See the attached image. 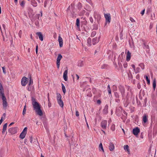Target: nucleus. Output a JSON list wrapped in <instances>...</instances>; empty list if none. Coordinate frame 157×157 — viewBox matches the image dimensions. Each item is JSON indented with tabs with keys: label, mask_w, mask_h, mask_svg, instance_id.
<instances>
[{
	"label": "nucleus",
	"mask_w": 157,
	"mask_h": 157,
	"mask_svg": "<svg viewBox=\"0 0 157 157\" xmlns=\"http://www.w3.org/2000/svg\"><path fill=\"white\" fill-rule=\"evenodd\" d=\"M33 83V80L31 77L30 78L29 80L28 84V85H31Z\"/></svg>",
	"instance_id": "4c0bfd02"
},
{
	"label": "nucleus",
	"mask_w": 157,
	"mask_h": 157,
	"mask_svg": "<svg viewBox=\"0 0 157 157\" xmlns=\"http://www.w3.org/2000/svg\"><path fill=\"white\" fill-rule=\"evenodd\" d=\"M156 87V80L155 79L153 82V87L154 90H155Z\"/></svg>",
	"instance_id": "2f4dec72"
},
{
	"label": "nucleus",
	"mask_w": 157,
	"mask_h": 157,
	"mask_svg": "<svg viewBox=\"0 0 157 157\" xmlns=\"http://www.w3.org/2000/svg\"><path fill=\"white\" fill-rule=\"evenodd\" d=\"M80 20L78 18L76 19V25L78 28L80 27Z\"/></svg>",
	"instance_id": "7c9ffc66"
},
{
	"label": "nucleus",
	"mask_w": 157,
	"mask_h": 157,
	"mask_svg": "<svg viewBox=\"0 0 157 157\" xmlns=\"http://www.w3.org/2000/svg\"><path fill=\"white\" fill-rule=\"evenodd\" d=\"M3 72L4 74H6V70H5L6 68L5 67H2Z\"/></svg>",
	"instance_id": "49530a36"
},
{
	"label": "nucleus",
	"mask_w": 157,
	"mask_h": 157,
	"mask_svg": "<svg viewBox=\"0 0 157 157\" xmlns=\"http://www.w3.org/2000/svg\"><path fill=\"white\" fill-rule=\"evenodd\" d=\"M140 83H138L137 84V87L139 89H140Z\"/></svg>",
	"instance_id": "338daca9"
},
{
	"label": "nucleus",
	"mask_w": 157,
	"mask_h": 157,
	"mask_svg": "<svg viewBox=\"0 0 157 157\" xmlns=\"http://www.w3.org/2000/svg\"><path fill=\"white\" fill-rule=\"evenodd\" d=\"M111 130L113 131H114L115 129V126L114 124H113L111 127Z\"/></svg>",
	"instance_id": "a18cd8bd"
},
{
	"label": "nucleus",
	"mask_w": 157,
	"mask_h": 157,
	"mask_svg": "<svg viewBox=\"0 0 157 157\" xmlns=\"http://www.w3.org/2000/svg\"><path fill=\"white\" fill-rule=\"evenodd\" d=\"M7 123H6L3 125L2 131V134L4 133L5 132L7 128Z\"/></svg>",
	"instance_id": "412c9836"
},
{
	"label": "nucleus",
	"mask_w": 157,
	"mask_h": 157,
	"mask_svg": "<svg viewBox=\"0 0 157 157\" xmlns=\"http://www.w3.org/2000/svg\"><path fill=\"white\" fill-rule=\"evenodd\" d=\"M144 12H145V9H144L143 10H142V11L140 13L142 15H143L144 13Z\"/></svg>",
	"instance_id": "69168bd1"
},
{
	"label": "nucleus",
	"mask_w": 157,
	"mask_h": 157,
	"mask_svg": "<svg viewBox=\"0 0 157 157\" xmlns=\"http://www.w3.org/2000/svg\"><path fill=\"white\" fill-rule=\"evenodd\" d=\"M47 2V0H45V2H44V6L45 7L46 6Z\"/></svg>",
	"instance_id": "13d9d810"
},
{
	"label": "nucleus",
	"mask_w": 157,
	"mask_h": 157,
	"mask_svg": "<svg viewBox=\"0 0 157 157\" xmlns=\"http://www.w3.org/2000/svg\"><path fill=\"white\" fill-rule=\"evenodd\" d=\"M62 58V56L60 54H59L58 55V57L57 59L56 63L58 69L59 68L60 60Z\"/></svg>",
	"instance_id": "39448f33"
},
{
	"label": "nucleus",
	"mask_w": 157,
	"mask_h": 157,
	"mask_svg": "<svg viewBox=\"0 0 157 157\" xmlns=\"http://www.w3.org/2000/svg\"><path fill=\"white\" fill-rule=\"evenodd\" d=\"M97 103L99 105H100L101 103V101L100 100H98L97 101Z\"/></svg>",
	"instance_id": "e2e57ef3"
},
{
	"label": "nucleus",
	"mask_w": 157,
	"mask_h": 157,
	"mask_svg": "<svg viewBox=\"0 0 157 157\" xmlns=\"http://www.w3.org/2000/svg\"><path fill=\"white\" fill-rule=\"evenodd\" d=\"M131 53L129 51H128L127 52L126 60L127 61H130L131 59Z\"/></svg>",
	"instance_id": "dca6fc26"
},
{
	"label": "nucleus",
	"mask_w": 157,
	"mask_h": 157,
	"mask_svg": "<svg viewBox=\"0 0 157 157\" xmlns=\"http://www.w3.org/2000/svg\"><path fill=\"white\" fill-rule=\"evenodd\" d=\"M49 94H48V106L49 107H50L51 106V104L50 103V99L49 98Z\"/></svg>",
	"instance_id": "ea45409f"
},
{
	"label": "nucleus",
	"mask_w": 157,
	"mask_h": 157,
	"mask_svg": "<svg viewBox=\"0 0 157 157\" xmlns=\"http://www.w3.org/2000/svg\"><path fill=\"white\" fill-rule=\"evenodd\" d=\"M99 41V39L97 40V38L95 37L92 39V44L93 45H94L95 44Z\"/></svg>",
	"instance_id": "6ab92c4d"
},
{
	"label": "nucleus",
	"mask_w": 157,
	"mask_h": 157,
	"mask_svg": "<svg viewBox=\"0 0 157 157\" xmlns=\"http://www.w3.org/2000/svg\"><path fill=\"white\" fill-rule=\"evenodd\" d=\"M89 19H90V22L92 23H93V21H94L93 18L92 17H90Z\"/></svg>",
	"instance_id": "864d4df0"
},
{
	"label": "nucleus",
	"mask_w": 157,
	"mask_h": 157,
	"mask_svg": "<svg viewBox=\"0 0 157 157\" xmlns=\"http://www.w3.org/2000/svg\"><path fill=\"white\" fill-rule=\"evenodd\" d=\"M144 77L145 78H146V80L147 81V83L148 84H150V80L148 78V77L147 76H144Z\"/></svg>",
	"instance_id": "a19ab883"
},
{
	"label": "nucleus",
	"mask_w": 157,
	"mask_h": 157,
	"mask_svg": "<svg viewBox=\"0 0 157 157\" xmlns=\"http://www.w3.org/2000/svg\"><path fill=\"white\" fill-rule=\"evenodd\" d=\"M58 40L59 43L60 47H62L63 45V40L62 38L60 36H59Z\"/></svg>",
	"instance_id": "2eb2a0df"
},
{
	"label": "nucleus",
	"mask_w": 157,
	"mask_h": 157,
	"mask_svg": "<svg viewBox=\"0 0 157 157\" xmlns=\"http://www.w3.org/2000/svg\"><path fill=\"white\" fill-rule=\"evenodd\" d=\"M147 121V116L146 115H144L143 117V122L145 123Z\"/></svg>",
	"instance_id": "4be33fe9"
},
{
	"label": "nucleus",
	"mask_w": 157,
	"mask_h": 157,
	"mask_svg": "<svg viewBox=\"0 0 157 157\" xmlns=\"http://www.w3.org/2000/svg\"><path fill=\"white\" fill-rule=\"evenodd\" d=\"M57 102L59 105L61 107L63 108V102L62 100L58 101Z\"/></svg>",
	"instance_id": "5701e85b"
},
{
	"label": "nucleus",
	"mask_w": 157,
	"mask_h": 157,
	"mask_svg": "<svg viewBox=\"0 0 157 157\" xmlns=\"http://www.w3.org/2000/svg\"><path fill=\"white\" fill-rule=\"evenodd\" d=\"M38 46L37 44H36V54L38 52Z\"/></svg>",
	"instance_id": "4d7b16f0"
},
{
	"label": "nucleus",
	"mask_w": 157,
	"mask_h": 157,
	"mask_svg": "<svg viewBox=\"0 0 157 157\" xmlns=\"http://www.w3.org/2000/svg\"><path fill=\"white\" fill-rule=\"evenodd\" d=\"M76 116L77 117H78L79 116V112L78 111H76Z\"/></svg>",
	"instance_id": "680f3d73"
},
{
	"label": "nucleus",
	"mask_w": 157,
	"mask_h": 157,
	"mask_svg": "<svg viewBox=\"0 0 157 157\" xmlns=\"http://www.w3.org/2000/svg\"><path fill=\"white\" fill-rule=\"evenodd\" d=\"M84 62L83 61L79 60L78 62V65L79 67H82L84 65Z\"/></svg>",
	"instance_id": "b1692460"
},
{
	"label": "nucleus",
	"mask_w": 157,
	"mask_h": 157,
	"mask_svg": "<svg viewBox=\"0 0 157 157\" xmlns=\"http://www.w3.org/2000/svg\"><path fill=\"white\" fill-rule=\"evenodd\" d=\"M36 34L39 37V39L41 41H43V34L40 32H38L36 33Z\"/></svg>",
	"instance_id": "f8f14e48"
},
{
	"label": "nucleus",
	"mask_w": 157,
	"mask_h": 157,
	"mask_svg": "<svg viewBox=\"0 0 157 157\" xmlns=\"http://www.w3.org/2000/svg\"><path fill=\"white\" fill-rule=\"evenodd\" d=\"M63 77L65 81H66L67 80V70H66L64 71Z\"/></svg>",
	"instance_id": "ddd939ff"
},
{
	"label": "nucleus",
	"mask_w": 157,
	"mask_h": 157,
	"mask_svg": "<svg viewBox=\"0 0 157 157\" xmlns=\"http://www.w3.org/2000/svg\"><path fill=\"white\" fill-rule=\"evenodd\" d=\"M98 29V27L97 25H94V29L95 30H97Z\"/></svg>",
	"instance_id": "052dcab7"
},
{
	"label": "nucleus",
	"mask_w": 157,
	"mask_h": 157,
	"mask_svg": "<svg viewBox=\"0 0 157 157\" xmlns=\"http://www.w3.org/2000/svg\"><path fill=\"white\" fill-rule=\"evenodd\" d=\"M140 132V128L138 127L134 128L132 130V133L135 136L137 135Z\"/></svg>",
	"instance_id": "9d476101"
},
{
	"label": "nucleus",
	"mask_w": 157,
	"mask_h": 157,
	"mask_svg": "<svg viewBox=\"0 0 157 157\" xmlns=\"http://www.w3.org/2000/svg\"><path fill=\"white\" fill-rule=\"evenodd\" d=\"M99 149L100 150V149L103 152H104V149L101 143L99 146Z\"/></svg>",
	"instance_id": "c9c22d12"
},
{
	"label": "nucleus",
	"mask_w": 157,
	"mask_h": 157,
	"mask_svg": "<svg viewBox=\"0 0 157 157\" xmlns=\"http://www.w3.org/2000/svg\"><path fill=\"white\" fill-rule=\"evenodd\" d=\"M87 43L89 46H90L91 45V39L89 37L87 40Z\"/></svg>",
	"instance_id": "bb28decb"
},
{
	"label": "nucleus",
	"mask_w": 157,
	"mask_h": 157,
	"mask_svg": "<svg viewBox=\"0 0 157 157\" xmlns=\"http://www.w3.org/2000/svg\"><path fill=\"white\" fill-rule=\"evenodd\" d=\"M35 111L37 114L40 116H41L43 115V112L41 109V108L36 110Z\"/></svg>",
	"instance_id": "f3484780"
},
{
	"label": "nucleus",
	"mask_w": 157,
	"mask_h": 157,
	"mask_svg": "<svg viewBox=\"0 0 157 157\" xmlns=\"http://www.w3.org/2000/svg\"><path fill=\"white\" fill-rule=\"evenodd\" d=\"M22 34V31L21 30H20L19 32V36H20V37H21V35Z\"/></svg>",
	"instance_id": "bf43d9fd"
},
{
	"label": "nucleus",
	"mask_w": 157,
	"mask_h": 157,
	"mask_svg": "<svg viewBox=\"0 0 157 157\" xmlns=\"http://www.w3.org/2000/svg\"><path fill=\"white\" fill-rule=\"evenodd\" d=\"M136 78L137 79H139L140 78V75L139 74H137L136 75Z\"/></svg>",
	"instance_id": "774afa93"
},
{
	"label": "nucleus",
	"mask_w": 157,
	"mask_h": 157,
	"mask_svg": "<svg viewBox=\"0 0 157 157\" xmlns=\"http://www.w3.org/2000/svg\"><path fill=\"white\" fill-rule=\"evenodd\" d=\"M119 90L121 92L123 99H124L125 96V89L124 87L120 85L119 86Z\"/></svg>",
	"instance_id": "7ed1b4c3"
},
{
	"label": "nucleus",
	"mask_w": 157,
	"mask_h": 157,
	"mask_svg": "<svg viewBox=\"0 0 157 157\" xmlns=\"http://www.w3.org/2000/svg\"><path fill=\"white\" fill-rule=\"evenodd\" d=\"M114 95L116 98H120V95L119 93L117 92H114Z\"/></svg>",
	"instance_id": "f704fd0d"
},
{
	"label": "nucleus",
	"mask_w": 157,
	"mask_h": 157,
	"mask_svg": "<svg viewBox=\"0 0 157 157\" xmlns=\"http://www.w3.org/2000/svg\"><path fill=\"white\" fill-rule=\"evenodd\" d=\"M108 106L107 105H105L104 108L103 109V113L104 114H106L108 113Z\"/></svg>",
	"instance_id": "4468645a"
},
{
	"label": "nucleus",
	"mask_w": 157,
	"mask_h": 157,
	"mask_svg": "<svg viewBox=\"0 0 157 157\" xmlns=\"http://www.w3.org/2000/svg\"><path fill=\"white\" fill-rule=\"evenodd\" d=\"M17 127L10 128L8 129V132L12 135L14 134L17 133Z\"/></svg>",
	"instance_id": "20e7f679"
},
{
	"label": "nucleus",
	"mask_w": 157,
	"mask_h": 157,
	"mask_svg": "<svg viewBox=\"0 0 157 157\" xmlns=\"http://www.w3.org/2000/svg\"><path fill=\"white\" fill-rule=\"evenodd\" d=\"M32 104L35 110L41 108L40 105L36 101V99L33 97L32 98Z\"/></svg>",
	"instance_id": "f03ea898"
},
{
	"label": "nucleus",
	"mask_w": 157,
	"mask_h": 157,
	"mask_svg": "<svg viewBox=\"0 0 157 157\" xmlns=\"http://www.w3.org/2000/svg\"><path fill=\"white\" fill-rule=\"evenodd\" d=\"M25 4V2L24 1H22L21 2V3L20 4V5L22 7H24V6Z\"/></svg>",
	"instance_id": "8fccbe9b"
},
{
	"label": "nucleus",
	"mask_w": 157,
	"mask_h": 157,
	"mask_svg": "<svg viewBox=\"0 0 157 157\" xmlns=\"http://www.w3.org/2000/svg\"><path fill=\"white\" fill-rule=\"evenodd\" d=\"M107 65L106 64H104L101 66V68L102 69H106L107 68Z\"/></svg>",
	"instance_id": "79ce46f5"
},
{
	"label": "nucleus",
	"mask_w": 157,
	"mask_h": 157,
	"mask_svg": "<svg viewBox=\"0 0 157 157\" xmlns=\"http://www.w3.org/2000/svg\"><path fill=\"white\" fill-rule=\"evenodd\" d=\"M4 118H3V117H1V118L0 119V125L2 124L3 121V120H4Z\"/></svg>",
	"instance_id": "3c124183"
},
{
	"label": "nucleus",
	"mask_w": 157,
	"mask_h": 157,
	"mask_svg": "<svg viewBox=\"0 0 157 157\" xmlns=\"http://www.w3.org/2000/svg\"><path fill=\"white\" fill-rule=\"evenodd\" d=\"M34 89V87L32 85H28L27 87V90L29 91H31Z\"/></svg>",
	"instance_id": "473e14b6"
},
{
	"label": "nucleus",
	"mask_w": 157,
	"mask_h": 157,
	"mask_svg": "<svg viewBox=\"0 0 157 157\" xmlns=\"http://www.w3.org/2000/svg\"><path fill=\"white\" fill-rule=\"evenodd\" d=\"M124 150H126L128 154L130 153V151L129 149V146L128 145H125L124 146Z\"/></svg>",
	"instance_id": "a878e982"
},
{
	"label": "nucleus",
	"mask_w": 157,
	"mask_h": 157,
	"mask_svg": "<svg viewBox=\"0 0 157 157\" xmlns=\"http://www.w3.org/2000/svg\"><path fill=\"white\" fill-rule=\"evenodd\" d=\"M105 18L106 23H109L110 22L111 16L109 13L105 14Z\"/></svg>",
	"instance_id": "1a4fd4ad"
},
{
	"label": "nucleus",
	"mask_w": 157,
	"mask_h": 157,
	"mask_svg": "<svg viewBox=\"0 0 157 157\" xmlns=\"http://www.w3.org/2000/svg\"><path fill=\"white\" fill-rule=\"evenodd\" d=\"M84 116H85V120H86V125H87V127L88 128V129L89 128V126L88 125V123L86 121V117H85V115H84Z\"/></svg>",
	"instance_id": "6e6d98bb"
},
{
	"label": "nucleus",
	"mask_w": 157,
	"mask_h": 157,
	"mask_svg": "<svg viewBox=\"0 0 157 157\" xmlns=\"http://www.w3.org/2000/svg\"><path fill=\"white\" fill-rule=\"evenodd\" d=\"M77 7L79 10H80L82 9V4L80 2H79L78 3Z\"/></svg>",
	"instance_id": "c85d7f7f"
},
{
	"label": "nucleus",
	"mask_w": 157,
	"mask_h": 157,
	"mask_svg": "<svg viewBox=\"0 0 157 157\" xmlns=\"http://www.w3.org/2000/svg\"><path fill=\"white\" fill-rule=\"evenodd\" d=\"M4 89L1 83L0 82V97L2 96V105L4 109H6L7 106L6 99L4 93Z\"/></svg>",
	"instance_id": "f257e3e1"
},
{
	"label": "nucleus",
	"mask_w": 157,
	"mask_h": 157,
	"mask_svg": "<svg viewBox=\"0 0 157 157\" xmlns=\"http://www.w3.org/2000/svg\"><path fill=\"white\" fill-rule=\"evenodd\" d=\"M57 100L58 101H59L61 100V96L59 93L57 94Z\"/></svg>",
	"instance_id": "cd10ccee"
},
{
	"label": "nucleus",
	"mask_w": 157,
	"mask_h": 157,
	"mask_svg": "<svg viewBox=\"0 0 157 157\" xmlns=\"http://www.w3.org/2000/svg\"><path fill=\"white\" fill-rule=\"evenodd\" d=\"M120 100L119 98H116L115 99V101L117 102V105H118L120 102Z\"/></svg>",
	"instance_id": "58836bf2"
},
{
	"label": "nucleus",
	"mask_w": 157,
	"mask_h": 157,
	"mask_svg": "<svg viewBox=\"0 0 157 157\" xmlns=\"http://www.w3.org/2000/svg\"><path fill=\"white\" fill-rule=\"evenodd\" d=\"M28 79L25 77H23L21 80V84L23 86H25L26 85Z\"/></svg>",
	"instance_id": "423d86ee"
},
{
	"label": "nucleus",
	"mask_w": 157,
	"mask_h": 157,
	"mask_svg": "<svg viewBox=\"0 0 157 157\" xmlns=\"http://www.w3.org/2000/svg\"><path fill=\"white\" fill-rule=\"evenodd\" d=\"M143 48L144 49H145L147 53H149V47L148 45L147 44V43L146 42H144L143 44H142Z\"/></svg>",
	"instance_id": "0eeeda50"
},
{
	"label": "nucleus",
	"mask_w": 157,
	"mask_h": 157,
	"mask_svg": "<svg viewBox=\"0 0 157 157\" xmlns=\"http://www.w3.org/2000/svg\"><path fill=\"white\" fill-rule=\"evenodd\" d=\"M26 110V105L25 104V106H24V109L22 112V114L23 116H24L25 114Z\"/></svg>",
	"instance_id": "e433bc0d"
},
{
	"label": "nucleus",
	"mask_w": 157,
	"mask_h": 157,
	"mask_svg": "<svg viewBox=\"0 0 157 157\" xmlns=\"http://www.w3.org/2000/svg\"><path fill=\"white\" fill-rule=\"evenodd\" d=\"M94 17L97 19V22H99L101 17L100 14L97 12H94Z\"/></svg>",
	"instance_id": "6e6552de"
},
{
	"label": "nucleus",
	"mask_w": 157,
	"mask_h": 157,
	"mask_svg": "<svg viewBox=\"0 0 157 157\" xmlns=\"http://www.w3.org/2000/svg\"><path fill=\"white\" fill-rule=\"evenodd\" d=\"M27 127H25L23 131L22 132H23L26 133H27Z\"/></svg>",
	"instance_id": "09e8293b"
},
{
	"label": "nucleus",
	"mask_w": 157,
	"mask_h": 157,
	"mask_svg": "<svg viewBox=\"0 0 157 157\" xmlns=\"http://www.w3.org/2000/svg\"><path fill=\"white\" fill-rule=\"evenodd\" d=\"M139 66H140L142 69H144V65L143 63H141L139 64Z\"/></svg>",
	"instance_id": "c03bdc74"
},
{
	"label": "nucleus",
	"mask_w": 157,
	"mask_h": 157,
	"mask_svg": "<svg viewBox=\"0 0 157 157\" xmlns=\"http://www.w3.org/2000/svg\"><path fill=\"white\" fill-rule=\"evenodd\" d=\"M61 85H62V89L63 91V93L64 94H65L66 93V91L65 86H64V85H63V83H62Z\"/></svg>",
	"instance_id": "72a5a7b5"
},
{
	"label": "nucleus",
	"mask_w": 157,
	"mask_h": 157,
	"mask_svg": "<svg viewBox=\"0 0 157 157\" xmlns=\"http://www.w3.org/2000/svg\"><path fill=\"white\" fill-rule=\"evenodd\" d=\"M140 69V67H137L136 69V71H135V73H139V72Z\"/></svg>",
	"instance_id": "de8ad7c7"
},
{
	"label": "nucleus",
	"mask_w": 157,
	"mask_h": 157,
	"mask_svg": "<svg viewBox=\"0 0 157 157\" xmlns=\"http://www.w3.org/2000/svg\"><path fill=\"white\" fill-rule=\"evenodd\" d=\"M96 32L95 31H94L92 32L91 34V36L92 37H94V36L96 34Z\"/></svg>",
	"instance_id": "37998d69"
},
{
	"label": "nucleus",
	"mask_w": 157,
	"mask_h": 157,
	"mask_svg": "<svg viewBox=\"0 0 157 157\" xmlns=\"http://www.w3.org/2000/svg\"><path fill=\"white\" fill-rule=\"evenodd\" d=\"M130 20L132 22H135V20L132 17H130Z\"/></svg>",
	"instance_id": "5fc2aeb1"
},
{
	"label": "nucleus",
	"mask_w": 157,
	"mask_h": 157,
	"mask_svg": "<svg viewBox=\"0 0 157 157\" xmlns=\"http://www.w3.org/2000/svg\"><path fill=\"white\" fill-rule=\"evenodd\" d=\"M123 65H124V68H126L127 67V63H125Z\"/></svg>",
	"instance_id": "0e129e2a"
},
{
	"label": "nucleus",
	"mask_w": 157,
	"mask_h": 157,
	"mask_svg": "<svg viewBox=\"0 0 157 157\" xmlns=\"http://www.w3.org/2000/svg\"><path fill=\"white\" fill-rule=\"evenodd\" d=\"M115 148L114 144L112 143H110L109 146V149L110 151H112Z\"/></svg>",
	"instance_id": "a211bd4d"
},
{
	"label": "nucleus",
	"mask_w": 157,
	"mask_h": 157,
	"mask_svg": "<svg viewBox=\"0 0 157 157\" xmlns=\"http://www.w3.org/2000/svg\"><path fill=\"white\" fill-rule=\"evenodd\" d=\"M107 121L104 120L102 121L101 123V127L103 129H105L107 128Z\"/></svg>",
	"instance_id": "9b49d317"
},
{
	"label": "nucleus",
	"mask_w": 157,
	"mask_h": 157,
	"mask_svg": "<svg viewBox=\"0 0 157 157\" xmlns=\"http://www.w3.org/2000/svg\"><path fill=\"white\" fill-rule=\"evenodd\" d=\"M26 135V133H25L23 132H22L20 135L19 137L21 139H23L25 138Z\"/></svg>",
	"instance_id": "aec40b11"
},
{
	"label": "nucleus",
	"mask_w": 157,
	"mask_h": 157,
	"mask_svg": "<svg viewBox=\"0 0 157 157\" xmlns=\"http://www.w3.org/2000/svg\"><path fill=\"white\" fill-rule=\"evenodd\" d=\"M107 89L109 96H110V95L112 96L111 91L109 85L108 86Z\"/></svg>",
	"instance_id": "c756f323"
},
{
	"label": "nucleus",
	"mask_w": 157,
	"mask_h": 157,
	"mask_svg": "<svg viewBox=\"0 0 157 157\" xmlns=\"http://www.w3.org/2000/svg\"><path fill=\"white\" fill-rule=\"evenodd\" d=\"M40 15V14H37L35 15V17L36 18L39 19V18Z\"/></svg>",
	"instance_id": "603ef678"
},
{
	"label": "nucleus",
	"mask_w": 157,
	"mask_h": 157,
	"mask_svg": "<svg viewBox=\"0 0 157 157\" xmlns=\"http://www.w3.org/2000/svg\"><path fill=\"white\" fill-rule=\"evenodd\" d=\"M31 2L32 5L34 7L37 6V4L35 0H31Z\"/></svg>",
	"instance_id": "393cba45"
}]
</instances>
